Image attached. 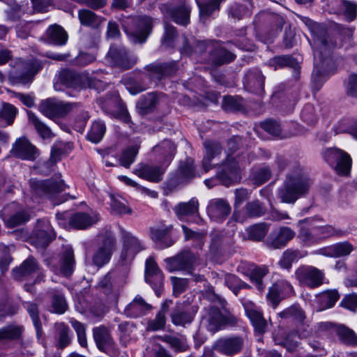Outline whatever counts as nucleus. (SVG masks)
I'll use <instances>...</instances> for the list:
<instances>
[{"label":"nucleus","mask_w":357,"mask_h":357,"mask_svg":"<svg viewBox=\"0 0 357 357\" xmlns=\"http://www.w3.org/2000/svg\"><path fill=\"white\" fill-rule=\"evenodd\" d=\"M314 69L312 75L313 87L319 90L327 78V71L331 59L328 57L331 50L337 46L330 36L323 32L314 33Z\"/></svg>","instance_id":"nucleus-1"},{"label":"nucleus","mask_w":357,"mask_h":357,"mask_svg":"<svg viewBox=\"0 0 357 357\" xmlns=\"http://www.w3.org/2000/svg\"><path fill=\"white\" fill-rule=\"evenodd\" d=\"M312 185L310 178L300 167L289 172L283 185L278 189V197L282 203L294 204L309 192Z\"/></svg>","instance_id":"nucleus-2"},{"label":"nucleus","mask_w":357,"mask_h":357,"mask_svg":"<svg viewBox=\"0 0 357 357\" xmlns=\"http://www.w3.org/2000/svg\"><path fill=\"white\" fill-rule=\"evenodd\" d=\"M153 20L146 15L128 17L123 26L130 40L133 43H144L152 29Z\"/></svg>","instance_id":"nucleus-3"},{"label":"nucleus","mask_w":357,"mask_h":357,"mask_svg":"<svg viewBox=\"0 0 357 357\" xmlns=\"http://www.w3.org/2000/svg\"><path fill=\"white\" fill-rule=\"evenodd\" d=\"M59 79L61 84L70 88L89 87L99 91L104 87V84L100 80L85 74H78L68 70H61L59 73Z\"/></svg>","instance_id":"nucleus-4"},{"label":"nucleus","mask_w":357,"mask_h":357,"mask_svg":"<svg viewBox=\"0 0 357 357\" xmlns=\"http://www.w3.org/2000/svg\"><path fill=\"white\" fill-rule=\"evenodd\" d=\"M99 239L100 245L93 256V263L98 267H102L110 260L112 255L116 248V238L110 230L102 233Z\"/></svg>","instance_id":"nucleus-5"},{"label":"nucleus","mask_w":357,"mask_h":357,"mask_svg":"<svg viewBox=\"0 0 357 357\" xmlns=\"http://www.w3.org/2000/svg\"><path fill=\"white\" fill-rule=\"evenodd\" d=\"M326 161L334 167L340 175H348L351 167V158L345 151L336 149H329L325 151Z\"/></svg>","instance_id":"nucleus-6"},{"label":"nucleus","mask_w":357,"mask_h":357,"mask_svg":"<svg viewBox=\"0 0 357 357\" xmlns=\"http://www.w3.org/2000/svg\"><path fill=\"white\" fill-rule=\"evenodd\" d=\"M295 277L301 285L316 288L324 283V273L312 266H301L295 272Z\"/></svg>","instance_id":"nucleus-7"},{"label":"nucleus","mask_w":357,"mask_h":357,"mask_svg":"<svg viewBox=\"0 0 357 357\" xmlns=\"http://www.w3.org/2000/svg\"><path fill=\"white\" fill-rule=\"evenodd\" d=\"M77 104L54 99L43 100L39 105V110L48 118L63 117L70 112Z\"/></svg>","instance_id":"nucleus-8"},{"label":"nucleus","mask_w":357,"mask_h":357,"mask_svg":"<svg viewBox=\"0 0 357 357\" xmlns=\"http://www.w3.org/2000/svg\"><path fill=\"white\" fill-rule=\"evenodd\" d=\"M107 59L112 65L126 70L132 68L137 62V57L129 54L124 47L112 45L107 53Z\"/></svg>","instance_id":"nucleus-9"},{"label":"nucleus","mask_w":357,"mask_h":357,"mask_svg":"<svg viewBox=\"0 0 357 357\" xmlns=\"http://www.w3.org/2000/svg\"><path fill=\"white\" fill-rule=\"evenodd\" d=\"M120 232L123 243L121 258L123 261L132 260L138 252L144 249V245L136 236L123 228H120Z\"/></svg>","instance_id":"nucleus-10"},{"label":"nucleus","mask_w":357,"mask_h":357,"mask_svg":"<svg viewBox=\"0 0 357 357\" xmlns=\"http://www.w3.org/2000/svg\"><path fill=\"white\" fill-rule=\"evenodd\" d=\"M35 273L37 274V276L34 282H41L44 278V275L40 271L38 262L33 257H28L20 266L13 271L14 278L18 280H27Z\"/></svg>","instance_id":"nucleus-11"},{"label":"nucleus","mask_w":357,"mask_h":357,"mask_svg":"<svg viewBox=\"0 0 357 357\" xmlns=\"http://www.w3.org/2000/svg\"><path fill=\"white\" fill-rule=\"evenodd\" d=\"M59 181L51 178L45 181L31 180L30 186L39 196H52L65 190L66 185L59 176Z\"/></svg>","instance_id":"nucleus-12"},{"label":"nucleus","mask_w":357,"mask_h":357,"mask_svg":"<svg viewBox=\"0 0 357 357\" xmlns=\"http://www.w3.org/2000/svg\"><path fill=\"white\" fill-rule=\"evenodd\" d=\"M296 236V232L289 227H280L273 230L266 240V246L272 250L282 249Z\"/></svg>","instance_id":"nucleus-13"},{"label":"nucleus","mask_w":357,"mask_h":357,"mask_svg":"<svg viewBox=\"0 0 357 357\" xmlns=\"http://www.w3.org/2000/svg\"><path fill=\"white\" fill-rule=\"evenodd\" d=\"M194 177H195L194 161L191 158H187L180 163L177 171L170 178L169 188H174L185 184Z\"/></svg>","instance_id":"nucleus-14"},{"label":"nucleus","mask_w":357,"mask_h":357,"mask_svg":"<svg viewBox=\"0 0 357 357\" xmlns=\"http://www.w3.org/2000/svg\"><path fill=\"white\" fill-rule=\"evenodd\" d=\"M302 222H307L310 227L315 232L317 242L333 236L340 234V231L329 225H321L324 219L320 216L307 218L303 220Z\"/></svg>","instance_id":"nucleus-15"},{"label":"nucleus","mask_w":357,"mask_h":357,"mask_svg":"<svg viewBox=\"0 0 357 357\" xmlns=\"http://www.w3.org/2000/svg\"><path fill=\"white\" fill-rule=\"evenodd\" d=\"M41 69L39 62L29 61L20 63L12 75V78L17 82L26 84Z\"/></svg>","instance_id":"nucleus-16"},{"label":"nucleus","mask_w":357,"mask_h":357,"mask_svg":"<svg viewBox=\"0 0 357 357\" xmlns=\"http://www.w3.org/2000/svg\"><path fill=\"white\" fill-rule=\"evenodd\" d=\"M11 153L16 158L28 160H34L38 155L37 149L25 137L16 140Z\"/></svg>","instance_id":"nucleus-17"},{"label":"nucleus","mask_w":357,"mask_h":357,"mask_svg":"<svg viewBox=\"0 0 357 357\" xmlns=\"http://www.w3.org/2000/svg\"><path fill=\"white\" fill-rule=\"evenodd\" d=\"M243 344V339L239 337H223L215 342L213 349L222 354L231 356L241 350Z\"/></svg>","instance_id":"nucleus-18"},{"label":"nucleus","mask_w":357,"mask_h":357,"mask_svg":"<svg viewBox=\"0 0 357 357\" xmlns=\"http://www.w3.org/2000/svg\"><path fill=\"white\" fill-rule=\"evenodd\" d=\"M195 256L189 251L183 252L174 257L165 259L169 271L189 269L195 261Z\"/></svg>","instance_id":"nucleus-19"},{"label":"nucleus","mask_w":357,"mask_h":357,"mask_svg":"<svg viewBox=\"0 0 357 357\" xmlns=\"http://www.w3.org/2000/svg\"><path fill=\"white\" fill-rule=\"evenodd\" d=\"M231 212V206L226 199H213L209 202L207 213L210 218L216 222L225 220Z\"/></svg>","instance_id":"nucleus-20"},{"label":"nucleus","mask_w":357,"mask_h":357,"mask_svg":"<svg viewBox=\"0 0 357 357\" xmlns=\"http://www.w3.org/2000/svg\"><path fill=\"white\" fill-rule=\"evenodd\" d=\"M206 316L209 322V327L213 332L218 331L223 325H234L238 321V319L233 315H222L219 309L215 307L208 308Z\"/></svg>","instance_id":"nucleus-21"},{"label":"nucleus","mask_w":357,"mask_h":357,"mask_svg":"<svg viewBox=\"0 0 357 357\" xmlns=\"http://www.w3.org/2000/svg\"><path fill=\"white\" fill-rule=\"evenodd\" d=\"M243 305L245 314L255 331L260 334L265 333L267 328V322L259 308L250 301L245 303Z\"/></svg>","instance_id":"nucleus-22"},{"label":"nucleus","mask_w":357,"mask_h":357,"mask_svg":"<svg viewBox=\"0 0 357 357\" xmlns=\"http://www.w3.org/2000/svg\"><path fill=\"white\" fill-rule=\"evenodd\" d=\"M292 291V286L287 281L281 280L275 282L269 289L267 298L275 307L282 298L290 295Z\"/></svg>","instance_id":"nucleus-23"},{"label":"nucleus","mask_w":357,"mask_h":357,"mask_svg":"<svg viewBox=\"0 0 357 357\" xmlns=\"http://www.w3.org/2000/svg\"><path fill=\"white\" fill-rule=\"evenodd\" d=\"M93 337L99 350L103 352L114 348V342L109 329L100 326L93 329Z\"/></svg>","instance_id":"nucleus-24"},{"label":"nucleus","mask_w":357,"mask_h":357,"mask_svg":"<svg viewBox=\"0 0 357 357\" xmlns=\"http://www.w3.org/2000/svg\"><path fill=\"white\" fill-rule=\"evenodd\" d=\"M165 168L166 167L162 166V164L160 167L139 165V167L134 170V174L149 181L158 183L162 180Z\"/></svg>","instance_id":"nucleus-25"},{"label":"nucleus","mask_w":357,"mask_h":357,"mask_svg":"<svg viewBox=\"0 0 357 357\" xmlns=\"http://www.w3.org/2000/svg\"><path fill=\"white\" fill-rule=\"evenodd\" d=\"M244 87L251 93L261 95L264 93V77L257 70L248 71L244 77Z\"/></svg>","instance_id":"nucleus-26"},{"label":"nucleus","mask_w":357,"mask_h":357,"mask_svg":"<svg viewBox=\"0 0 357 357\" xmlns=\"http://www.w3.org/2000/svg\"><path fill=\"white\" fill-rule=\"evenodd\" d=\"M152 308L151 305L146 303L142 296L137 295L125 307L124 313L129 317L136 318L145 315Z\"/></svg>","instance_id":"nucleus-27"},{"label":"nucleus","mask_w":357,"mask_h":357,"mask_svg":"<svg viewBox=\"0 0 357 357\" xmlns=\"http://www.w3.org/2000/svg\"><path fill=\"white\" fill-rule=\"evenodd\" d=\"M99 215L95 212L86 213L83 212L72 215L69 219L70 225L75 229H84L99 220Z\"/></svg>","instance_id":"nucleus-28"},{"label":"nucleus","mask_w":357,"mask_h":357,"mask_svg":"<svg viewBox=\"0 0 357 357\" xmlns=\"http://www.w3.org/2000/svg\"><path fill=\"white\" fill-rule=\"evenodd\" d=\"M100 105L106 112L112 115L122 116L124 121H128L129 116L127 111L121 105L117 96H113L105 99H100Z\"/></svg>","instance_id":"nucleus-29"},{"label":"nucleus","mask_w":357,"mask_h":357,"mask_svg":"<svg viewBox=\"0 0 357 357\" xmlns=\"http://www.w3.org/2000/svg\"><path fill=\"white\" fill-rule=\"evenodd\" d=\"M176 151V146L169 140H165L153 148V152L161 160L162 166L167 167L171 162Z\"/></svg>","instance_id":"nucleus-30"},{"label":"nucleus","mask_w":357,"mask_h":357,"mask_svg":"<svg viewBox=\"0 0 357 357\" xmlns=\"http://www.w3.org/2000/svg\"><path fill=\"white\" fill-rule=\"evenodd\" d=\"M242 166L238 165L234 158L228 159L225 165L222 172L218 174V177L225 185H229L231 183L238 178V172Z\"/></svg>","instance_id":"nucleus-31"},{"label":"nucleus","mask_w":357,"mask_h":357,"mask_svg":"<svg viewBox=\"0 0 357 357\" xmlns=\"http://www.w3.org/2000/svg\"><path fill=\"white\" fill-rule=\"evenodd\" d=\"M182 4L169 8L167 14L177 24L187 25L190 22V8L181 0Z\"/></svg>","instance_id":"nucleus-32"},{"label":"nucleus","mask_w":357,"mask_h":357,"mask_svg":"<svg viewBox=\"0 0 357 357\" xmlns=\"http://www.w3.org/2000/svg\"><path fill=\"white\" fill-rule=\"evenodd\" d=\"M253 4L252 0H236L229 8V15L237 20L251 15Z\"/></svg>","instance_id":"nucleus-33"},{"label":"nucleus","mask_w":357,"mask_h":357,"mask_svg":"<svg viewBox=\"0 0 357 357\" xmlns=\"http://www.w3.org/2000/svg\"><path fill=\"white\" fill-rule=\"evenodd\" d=\"M172 229V227H167L162 229H152L151 231V238L155 241L160 249H164L172 246L174 241L168 236Z\"/></svg>","instance_id":"nucleus-34"},{"label":"nucleus","mask_w":357,"mask_h":357,"mask_svg":"<svg viewBox=\"0 0 357 357\" xmlns=\"http://www.w3.org/2000/svg\"><path fill=\"white\" fill-rule=\"evenodd\" d=\"M146 69L150 72L149 75L152 79L158 80L174 74L176 71L174 64L169 63L151 64Z\"/></svg>","instance_id":"nucleus-35"},{"label":"nucleus","mask_w":357,"mask_h":357,"mask_svg":"<svg viewBox=\"0 0 357 357\" xmlns=\"http://www.w3.org/2000/svg\"><path fill=\"white\" fill-rule=\"evenodd\" d=\"M334 333L338 340L343 344L349 346L357 345V335L355 332L345 325L338 324L334 327Z\"/></svg>","instance_id":"nucleus-36"},{"label":"nucleus","mask_w":357,"mask_h":357,"mask_svg":"<svg viewBox=\"0 0 357 357\" xmlns=\"http://www.w3.org/2000/svg\"><path fill=\"white\" fill-rule=\"evenodd\" d=\"M236 55L219 45L215 46L210 54V60L214 65L220 66L234 61Z\"/></svg>","instance_id":"nucleus-37"},{"label":"nucleus","mask_w":357,"mask_h":357,"mask_svg":"<svg viewBox=\"0 0 357 357\" xmlns=\"http://www.w3.org/2000/svg\"><path fill=\"white\" fill-rule=\"evenodd\" d=\"M206 155L202 160V165L205 172H208L211 168V160L221 153V146L217 142L206 141L204 142Z\"/></svg>","instance_id":"nucleus-38"},{"label":"nucleus","mask_w":357,"mask_h":357,"mask_svg":"<svg viewBox=\"0 0 357 357\" xmlns=\"http://www.w3.org/2000/svg\"><path fill=\"white\" fill-rule=\"evenodd\" d=\"M339 294L336 290H328L317 296L316 301L319 305V310L332 307L339 299Z\"/></svg>","instance_id":"nucleus-39"},{"label":"nucleus","mask_w":357,"mask_h":357,"mask_svg":"<svg viewBox=\"0 0 357 357\" xmlns=\"http://www.w3.org/2000/svg\"><path fill=\"white\" fill-rule=\"evenodd\" d=\"M158 102V96L155 93H149L143 96L137 104V108L141 114L151 112Z\"/></svg>","instance_id":"nucleus-40"},{"label":"nucleus","mask_w":357,"mask_h":357,"mask_svg":"<svg viewBox=\"0 0 357 357\" xmlns=\"http://www.w3.org/2000/svg\"><path fill=\"white\" fill-rule=\"evenodd\" d=\"M75 268V259L73 250L70 248H66L62 255L60 263V272L66 277H69Z\"/></svg>","instance_id":"nucleus-41"},{"label":"nucleus","mask_w":357,"mask_h":357,"mask_svg":"<svg viewBox=\"0 0 357 357\" xmlns=\"http://www.w3.org/2000/svg\"><path fill=\"white\" fill-rule=\"evenodd\" d=\"M48 39L54 44L63 45L68 40V34L66 31L59 25L53 24L49 26L47 30Z\"/></svg>","instance_id":"nucleus-42"},{"label":"nucleus","mask_w":357,"mask_h":357,"mask_svg":"<svg viewBox=\"0 0 357 357\" xmlns=\"http://www.w3.org/2000/svg\"><path fill=\"white\" fill-rule=\"evenodd\" d=\"M193 318V314L180 306H176L171 314L172 321L176 326H185V324H190Z\"/></svg>","instance_id":"nucleus-43"},{"label":"nucleus","mask_w":357,"mask_h":357,"mask_svg":"<svg viewBox=\"0 0 357 357\" xmlns=\"http://www.w3.org/2000/svg\"><path fill=\"white\" fill-rule=\"evenodd\" d=\"M30 219L29 213L24 210H19L4 218L6 225L10 228L24 224Z\"/></svg>","instance_id":"nucleus-44"},{"label":"nucleus","mask_w":357,"mask_h":357,"mask_svg":"<svg viewBox=\"0 0 357 357\" xmlns=\"http://www.w3.org/2000/svg\"><path fill=\"white\" fill-rule=\"evenodd\" d=\"M199 207L198 201L196 199H191L188 202L181 203L175 208V213L180 219L185 216L197 213Z\"/></svg>","instance_id":"nucleus-45"},{"label":"nucleus","mask_w":357,"mask_h":357,"mask_svg":"<svg viewBox=\"0 0 357 357\" xmlns=\"http://www.w3.org/2000/svg\"><path fill=\"white\" fill-rule=\"evenodd\" d=\"M29 123L35 128L38 135L43 139L52 137L51 130L33 112H27Z\"/></svg>","instance_id":"nucleus-46"},{"label":"nucleus","mask_w":357,"mask_h":357,"mask_svg":"<svg viewBox=\"0 0 357 357\" xmlns=\"http://www.w3.org/2000/svg\"><path fill=\"white\" fill-rule=\"evenodd\" d=\"M105 131V123L100 120L95 121L88 132L87 139L93 143H98L102 139Z\"/></svg>","instance_id":"nucleus-47"},{"label":"nucleus","mask_w":357,"mask_h":357,"mask_svg":"<svg viewBox=\"0 0 357 357\" xmlns=\"http://www.w3.org/2000/svg\"><path fill=\"white\" fill-rule=\"evenodd\" d=\"M303 220H299L298 226L300 228L298 238L305 245H310L317 243V238L316 237L315 232L314 234L310 231L307 222H302Z\"/></svg>","instance_id":"nucleus-48"},{"label":"nucleus","mask_w":357,"mask_h":357,"mask_svg":"<svg viewBox=\"0 0 357 357\" xmlns=\"http://www.w3.org/2000/svg\"><path fill=\"white\" fill-rule=\"evenodd\" d=\"M269 62L270 65L275 68L288 66L292 68L296 73L300 68L299 63L289 55L275 56Z\"/></svg>","instance_id":"nucleus-49"},{"label":"nucleus","mask_w":357,"mask_h":357,"mask_svg":"<svg viewBox=\"0 0 357 357\" xmlns=\"http://www.w3.org/2000/svg\"><path fill=\"white\" fill-rule=\"evenodd\" d=\"M302 255L299 250L287 249L286 250L279 261V265L281 268L285 269H290L292 264L296 262Z\"/></svg>","instance_id":"nucleus-50"},{"label":"nucleus","mask_w":357,"mask_h":357,"mask_svg":"<svg viewBox=\"0 0 357 357\" xmlns=\"http://www.w3.org/2000/svg\"><path fill=\"white\" fill-rule=\"evenodd\" d=\"M268 231V225L264 222L252 225L247 229L248 238L254 241H261Z\"/></svg>","instance_id":"nucleus-51"},{"label":"nucleus","mask_w":357,"mask_h":357,"mask_svg":"<svg viewBox=\"0 0 357 357\" xmlns=\"http://www.w3.org/2000/svg\"><path fill=\"white\" fill-rule=\"evenodd\" d=\"M23 328L20 326L8 325L0 328V341L18 339L21 337Z\"/></svg>","instance_id":"nucleus-52"},{"label":"nucleus","mask_w":357,"mask_h":357,"mask_svg":"<svg viewBox=\"0 0 357 357\" xmlns=\"http://www.w3.org/2000/svg\"><path fill=\"white\" fill-rule=\"evenodd\" d=\"M79 19L82 25L89 26H98L101 20L93 12L84 9L79 11Z\"/></svg>","instance_id":"nucleus-53"},{"label":"nucleus","mask_w":357,"mask_h":357,"mask_svg":"<svg viewBox=\"0 0 357 357\" xmlns=\"http://www.w3.org/2000/svg\"><path fill=\"white\" fill-rule=\"evenodd\" d=\"M139 148V144H135L124 150L119 160L120 164L126 168H129L135 160V157L138 153Z\"/></svg>","instance_id":"nucleus-54"},{"label":"nucleus","mask_w":357,"mask_h":357,"mask_svg":"<svg viewBox=\"0 0 357 357\" xmlns=\"http://www.w3.org/2000/svg\"><path fill=\"white\" fill-rule=\"evenodd\" d=\"M51 307L52 312L57 314H63L68 308L64 296L58 291L53 293Z\"/></svg>","instance_id":"nucleus-55"},{"label":"nucleus","mask_w":357,"mask_h":357,"mask_svg":"<svg viewBox=\"0 0 357 357\" xmlns=\"http://www.w3.org/2000/svg\"><path fill=\"white\" fill-rule=\"evenodd\" d=\"M244 211L248 218L260 217L266 213V208L258 200L248 202Z\"/></svg>","instance_id":"nucleus-56"},{"label":"nucleus","mask_w":357,"mask_h":357,"mask_svg":"<svg viewBox=\"0 0 357 357\" xmlns=\"http://www.w3.org/2000/svg\"><path fill=\"white\" fill-rule=\"evenodd\" d=\"M112 212L116 215L131 214L132 209L123 202L120 197L112 195L110 196Z\"/></svg>","instance_id":"nucleus-57"},{"label":"nucleus","mask_w":357,"mask_h":357,"mask_svg":"<svg viewBox=\"0 0 357 357\" xmlns=\"http://www.w3.org/2000/svg\"><path fill=\"white\" fill-rule=\"evenodd\" d=\"M55 326L59 347L63 348L70 343V329L64 323H57Z\"/></svg>","instance_id":"nucleus-58"},{"label":"nucleus","mask_w":357,"mask_h":357,"mask_svg":"<svg viewBox=\"0 0 357 357\" xmlns=\"http://www.w3.org/2000/svg\"><path fill=\"white\" fill-rule=\"evenodd\" d=\"M182 229L185 234V241H192L195 246L202 248L204 244L205 235L204 233L195 231L188 229L186 226L182 225Z\"/></svg>","instance_id":"nucleus-59"},{"label":"nucleus","mask_w":357,"mask_h":357,"mask_svg":"<svg viewBox=\"0 0 357 357\" xmlns=\"http://www.w3.org/2000/svg\"><path fill=\"white\" fill-rule=\"evenodd\" d=\"M17 114L16 108L9 103H2V107L0 109V119L6 122V124L11 125Z\"/></svg>","instance_id":"nucleus-60"},{"label":"nucleus","mask_w":357,"mask_h":357,"mask_svg":"<svg viewBox=\"0 0 357 357\" xmlns=\"http://www.w3.org/2000/svg\"><path fill=\"white\" fill-rule=\"evenodd\" d=\"M282 318H291L297 321H303L305 319L303 311L297 305L291 306L279 313Z\"/></svg>","instance_id":"nucleus-61"},{"label":"nucleus","mask_w":357,"mask_h":357,"mask_svg":"<svg viewBox=\"0 0 357 357\" xmlns=\"http://www.w3.org/2000/svg\"><path fill=\"white\" fill-rule=\"evenodd\" d=\"M332 248L334 258L347 256L354 250L353 245L347 241L333 244Z\"/></svg>","instance_id":"nucleus-62"},{"label":"nucleus","mask_w":357,"mask_h":357,"mask_svg":"<svg viewBox=\"0 0 357 357\" xmlns=\"http://www.w3.org/2000/svg\"><path fill=\"white\" fill-rule=\"evenodd\" d=\"M268 269L266 267H257L254 268L250 273V279L253 281L259 290H263V278L267 274Z\"/></svg>","instance_id":"nucleus-63"},{"label":"nucleus","mask_w":357,"mask_h":357,"mask_svg":"<svg viewBox=\"0 0 357 357\" xmlns=\"http://www.w3.org/2000/svg\"><path fill=\"white\" fill-rule=\"evenodd\" d=\"M339 4L348 21H352L356 18L357 7L356 3L346 0H340Z\"/></svg>","instance_id":"nucleus-64"}]
</instances>
